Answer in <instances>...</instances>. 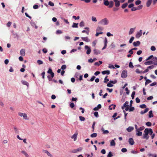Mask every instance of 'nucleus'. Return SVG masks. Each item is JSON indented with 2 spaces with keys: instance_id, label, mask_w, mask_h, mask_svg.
Masks as SVG:
<instances>
[{
  "instance_id": "3c124183",
  "label": "nucleus",
  "mask_w": 157,
  "mask_h": 157,
  "mask_svg": "<svg viewBox=\"0 0 157 157\" xmlns=\"http://www.w3.org/2000/svg\"><path fill=\"white\" fill-rule=\"evenodd\" d=\"M135 94V91H133L131 94V97L132 98V99H133L134 98V96Z\"/></svg>"
},
{
  "instance_id": "338daca9",
  "label": "nucleus",
  "mask_w": 157,
  "mask_h": 157,
  "mask_svg": "<svg viewBox=\"0 0 157 157\" xmlns=\"http://www.w3.org/2000/svg\"><path fill=\"white\" fill-rule=\"evenodd\" d=\"M121 151L123 152H125L127 151V149L125 148H123L121 149Z\"/></svg>"
},
{
  "instance_id": "de8ad7c7",
  "label": "nucleus",
  "mask_w": 157,
  "mask_h": 157,
  "mask_svg": "<svg viewBox=\"0 0 157 157\" xmlns=\"http://www.w3.org/2000/svg\"><path fill=\"white\" fill-rule=\"evenodd\" d=\"M79 119L81 121H85V118L82 116H79Z\"/></svg>"
},
{
  "instance_id": "bb28decb",
  "label": "nucleus",
  "mask_w": 157,
  "mask_h": 157,
  "mask_svg": "<svg viewBox=\"0 0 157 157\" xmlns=\"http://www.w3.org/2000/svg\"><path fill=\"white\" fill-rule=\"evenodd\" d=\"M102 74L103 75H105L107 74V75H109L110 74V71H104L102 72Z\"/></svg>"
},
{
  "instance_id": "b1692460",
  "label": "nucleus",
  "mask_w": 157,
  "mask_h": 157,
  "mask_svg": "<svg viewBox=\"0 0 157 157\" xmlns=\"http://www.w3.org/2000/svg\"><path fill=\"white\" fill-rule=\"evenodd\" d=\"M78 134L77 133H75L74 134L73 136L71 137V138L74 139V140L75 141L76 140Z\"/></svg>"
},
{
  "instance_id": "f704fd0d",
  "label": "nucleus",
  "mask_w": 157,
  "mask_h": 157,
  "mask_svg": "<svg viewBox=\"0 0 157 157\" xmlns=\"http://www.w3.org/2000/svg\"><path fill=\"white\" fill-rule=\"evenodd\" d=\"M109 2V8H111L113 6V2L112 1H111L110 2Z\"/></svg>"
},
{
  "instance_id": "c9c22d12",
  "label": "nucleus",
  "mask_w": 157,
  "mask_h": 157,
  "mask_svg": "<svg viewBox=\"0 0 157 157\" xmlns=\"http://www.w3.org/2000/svg\"><path fill=\"white\" fill-rule=\"evenodd\" d=\"M78 23H73V25L72 27L73 28H78Z\"/></svg>"
},
{
  "instance_id": "c03bdc74",
  "label": "nucleus",
  "mask_w": 157,
  "mask_h": 157,
  "mask_svg": "<svg viewBox=\"0 0 157 157\" xmlns=\"http://www.w3.org/2000/svg\"><path fill=\"white\" fill-rule=\"evenodd\" d=\"M140 107L142 109L145 108L146 107V106L145 104H142L140 105Z\"/></svg>"
},
{
  "instance_id": "13d9d810",
  "label": "nucleus",
  "mask_w": 157,
  "mask_h": 157,
  "mask_svg": "<svg viewBox=\"0 0 157 157\" xmlns=\"http://www.w3.org/2000/svg\"><path fill=\"white\" fill-rule=\"evenodd\" d=\"M66 66L65 65H63L61 67V69L64 70L66 69Z\"/></svg>"
},
{
  "instance_id": "5701e85b",
  "label": "nucleus",
  "mask_w": 157,
  "mask_h": 157,
  "mask_svg": "<svg viewBox=\"0 0 157 157\" xmlns=\"http://www.w3.org/2000/svg\"><path fill=\"white\" fill-rule=\"evenodd\" d=\"M93 51L94 53L96 55L99 54L100 53V52L99 50L95 49H94Z\"/></svg>"
},
{
  "instance_id": "f257e3e1",
  "label": "nucleus",
  "mask_w": 157,
  "mask_h": 157,
  "mask_svg": "<svg viewBox=\"0 0 157 157\" xmlns=\"http://www.w3.org/2000/svg\"><path fill=\"white\" fill-rule=\"evenodd\" d=\"M153 131L151 128H145L144 130V133L143 134V139H146L147 140H148L149 137L148 134H149L150 135H151Z\"/></svg>"
},
{
  "instance_id": "473e14b6",
  "label": "nucleus",
  "mask_w": 157,
  "mask_h": 157,
  "mask_svg": "<svg viewBox=\"0 0 157 157\" xmlns=\"http://www.w3.org/2000/svg\"><path fill=\"white\" fill-rule=\"evenodd\" d=\"M31 24L32 26L33 27H34L35 29H37L38 28V27L36 25V24L34 22H31Z\"/></svg>"
},
{
  "instance_id": "2eb2a0df",
  "label": "nucleus",
  "mask_w": 157,
  "mask_h": 157,
  "mask_svg": "<svg viewBox=\"0 0 157 157\" xmlns=\"http://www.w3.org/2000/svg\"><path fill=\"white\" fill-rule=\"evenodd\" d=\"M152 2V0H148L146 3V6L149 7L151 5Z\"/></svg>"
},
{
  "instance_id": "cd10ccee",
  "label": "nucleus",
  "mask_w": 157,
  "mask_h": 157,
  "mask_svg": "<svg viewBox=\"0 0 157 157\" xmlns=\"http://www.w3.org/2000/svg\"><path fill=\"white\" fill-rule=\"evenodd\" d=\"M149 110V109L147 108H146L144 111H141L140 112V113L141 114H143L147 113Z\"/></svg>"
},
{
  "instance_id": "680f3d73",
  "label": "nucleus",
  "mask_w": 157,
  "mask_h": 157,
  "mask_svg": "<svg viewBox=\"0 0 157 157\" xmlns=\"http://www.w3.org/2000/svg\"><path fill=\"white\" fill-rule=\"evenodd\" d=\"M94 116L96 117H98V112H95L94 113Z\"/></svg>"
},
{
  "instance_id": "a211bd4d",
  "label": "nucleus",
  "mask_w": 157,
  "mask_h": 157,
  "mask_svg": "<svg viewBox=\"0 0 157 157\" xmlns=\"http://www.w3.org/2000/svg\"><path fill=\"white\" fill-rule=\"evenodd\" d=\"M101 130L103 131V133L104 134H107L109 133V131L107 130H105L103 127L101 128Z\"/></svg>"
},
{
  "instance_id": "69168bd1",
  "label": "nucleus",
  "mask_w": 157,
  "mask_h": 157,
  "mask_svg": "<svg viewBox=\"0 0 157 157\" xmlns=\"http://www.w3.org/2000/svg\"><path fill=\"white\" fill-rule=\"evenodd\" d=\"M70 106L71 108H73L75 106V105L74 103L73 102H71L70 104Z\"/></svg>"
},
{
  "instance_id": "0eeeda50",
  "label": "nucleus",
  "mask_w": 157,
  "mask_h": 157,
  "mask_svg": "<svg viewBox=\"0 0 157 157\" xmlns=\"http://www.w3.org/2000/svg\"><path fill=\"white\" fill-rule=\"evenodd\" d=\"M142 31L140 30L139 32H138L136 35V38H139L142 35Z\"/></svg>"
},
{
  "instance_id": "20e7f679",
  "label": "nucleus",
  "mask_w": 157,
  "mask_h": 157,
  "mask_svg": "<svg viewBox=\"0 0 157 157\" xmlns=\"http://www.w3.org/2000/svg\"><path fill=\"white\" fill-rule=\"evenodd\" d=\"M127 76V70H123L121 74V77L122 78H126Z\"/></svg>"
},
{
  "instance_id": "c756f323",
  "label": "nucleus",
  "mask_w": 157,
  "mask_h": 157,
  "mask_svg": "<svg viewBox=\"0 0 157 157\" xmlns=\"http://www.w3.org/2000/svg\"><path fill=\"white\" fill-rule=\"evenodd\" d=\"M44 152L46 153L48 156L52 157V155L47 150H45Z\"/></svg>"
},
{
  "instance_id": "7c9ffc66",
  "label": "nucleus",
  "mask_w": 157,
  "mask_h": 157,
  "mask_svg": "<svg viewBox=\"0 0 157 157\" xmlns=\"http://www.w3.org/2000/svg\"><path fill=\"white\" fill-rule=\"evenodd\" d=\"M153 117V115L152 113V110H150L149 112V118H151Z\"/></svg>"
},
{
  "instance_id": "f8f14e48",
  "label": "nucleus",
  "mask_w": 157,
  "mask_h": 157,
  "mask_svg": "<svg viewBox=\"0 0 157 157\" xmlns=\"http://www.w3.org/2000/svg\"><path fill=\"white\" fill-rule=\"evenodd\" d=\"M128 102L127 101H126L125 102V103L123 104V105L122 107V109H124V108L128 106Z\"/></svg>"
},
{
  "instance_id": "1a4fd4ad",
  "label": "nucleus",
  "mask_w": 157,
  "mask_h": 157,
  "mask_svg": "<svg viewBox=\"0 0 157 157\" xmlns=\"http://www.w3.org/2000/svg\"><path fill=\"white\" fill-rule=\"evenodd\" d=\"M128 142L131 145H133L134 144V141L133 139L132 138H130L128 140Z\"/></svg>"
},
{
  "instance_id": "9b49d317",
  "label": "nucleus",
  "mask_w": 157,
  "mask_h": 157,
  "mask_svg": "<svg viewBox=\"0 0 157 157\" xmlns=\"http://www.w3.org/2000/svg\"><path fill=\"white\" fill-rule=\"evenodd\" d=\"M153 61H152L155 65L157 64V58L156 57H154L152 59Z\"/></svg>"
},
{
  "instance_id": "dca6fc26",
  "label": "nucleus",
  "mask_w": 157,
  "mask_h": 157,
  "mask_svg": "<svg viewBox=\"0 0 157 157\" xmlns=\"http://www.w3.org/2000/svg\"><path fill=\"white\" fill-rule=\"evenodd\" d=\"M136 135L137 136H141L142 135V132L138 130H136Z\"/></svg>"
},
{
  "instance_id": "9d476101",
  "label": "nucleus",
  "mask_w": 157,
  "mask_h": 157,
  "mask_svg": "<svg viewBox=\"0 0 157 157\" xmlns=\"http://www.w3.org/2000/svg\"><path fill=\"white\" fill-rule=\"evenodd\" d=\"M140 42L139 41H137L136 42H134L133 43V45L134 46L136 47L139 45L140 44Z\"/></svg>"
},
{
  "instance_id": "0e129e2a",
  "label": "nucleus",
  "mask_w": 157,
  "mask_h": 157,
  "mask_svg": "<svg viewBox=\"0 0 157 157\" xmlns=\"http://www.w3.org/2000/svg\"><path fill=\"white\" fill-rule=\"evenodd\" d=\"M144 129V126H142L140 127L139 128H138V130L139 131H142Z\"/></svg>"
},
{
  "instance_id": "a878e982",
  "label": "nucleus",
  "mask_w": 157,
  "mask_h": 157,
  "mask_svg": "<svg viewBox=\"0 0 157 157\" xmlns=\"http://www.w3.org/2000/svg\"><path fill=\"white\" fill-rule=\"evenodd\" d=\"M104 4L106 6H108L109 5V2L108 0H103Z\"/></svg>"
},
{
  "instance_id": "e433bc0d",
  "label": "nucleus",
  "mask_w": 157,
  "mask_h": 157,
  "mask_svg": "<svg viewBox=\"0 0 157 157\" xmlns=\"http://www.w3.org/2000/svg\"><path fill=\"white\" fill-rule=\"evenodd\" d=\"M151 80L148 79H146V82L145 83V85H147V84H148L150 83H151Z\"/></svg>"
},
{
  "instance_id": "6e6d98bb",
  "label": "nucleus",
  "mask_w": 157,
  "mask_h": 157,
  "mask_svg": "<svg viewBox=\"0 0 157 157\" xmlns=\"http://www.w3.org/2000/svg\"><path fill=\"white\" fill-rule=\"evenodd\" d=\"M109 82L111 83H113V84H114L116 83H117V81L116 80H114L113 81H112V80L110 81Z\"/></svg>"
},
{
  "instance_id": "4be33fe9",
  "label": "nucleus",
  "mask_w": 157,
  "mask_h": 157,
  "mask_svg": "<svg viewBox=\"0 0 157 157\" xmlns=\"http://www.w3.org/2000/svg\"><path fill=\"white\" fill-rule=\"evenodd\" d=\"M134 129V128L132 127L129 126L128 128H127L126 130L128 132H130L131 131H132Z\"/></svg>"
},
{
  "instance_id": "bf43d9fd",
  "label": "nucleus",
  "mask_w": 157,
  "mask_h": 157,
  "mask_svg": "<svg viewBox=\"0 0 157 157\" xmlns=\"http://www.w3.org/2000/svg\"><path fill=\"white\" fill-rule=\"evenodd\" d=\"M48 5L51 6H54V4L51 1L48 2Z\"/></svg>"
},
{
  "instance_id": "052dcab7",
  "label": "nucleus",
  "mask_w": 157,
  "mask_h": 157,
  "mask_svg": "<svg viewBox=\"0 0 157 157\" xmlns=\"http://www.w3.org/2000/svg\"><path fill=\"white\" fill-rule=\"evenodd\" d=\"M79 25L81 27H83L84 26V24L83 21H82L80 22Z\"/></svg>"
},
{
  "instance_id": "a19ab883",
  "label": "nucleus",
  "mask_w": 157,
  "mask_h": 157,
  "mask_svg": "<svg viewBox=\"0 0 157 157\" xmlns=\"http://www.w3.org/2000/svg\"><path fill=\"white\" fill-rule=\"evenodd\" d=\"M97 136V134L96 133H93L90 135V136L92 138L95 137Z\"/></svg>"
},
{
  "instance_id": "8fccbe9b",
  "label": "nucleus",
  "mask_w": 157,
  "mask_h": 157,
  "mask_svg": "<svg viewBox=\"0 0 157 157\" xmlns=\"http://www.w3.org/2000/svg\"><path fill=\"white\" fill-rule=\"evenodd\" d=\"M109 79L107 78V76H106L105 77L104 79V83H106L108 81H109Z\"/></svg>"
},
{
  "instance_id": "a18cd8bd",
  "label": "nucleus",
  "mask_w": 157,
  "mask_h": 157,
  "mask_svg": "<svg viewBox=\"0 0 157 157\" xmlns=\"http://www.w3.org/2000/svg\"><path fill=\"white\" fill-rule=\"evenodd\" d=\"M135 110V108L134 107H130V108L129 109V111L132 112L133 111Z\"/></svg>"
},
{
  "instance_id": "6ab92c4d",
  "label": "nucleus",
  "mask_w": 157,
  "mask_h": 157,
  "mask_svg": "<svg viewBox=\"0 0 157 157\" xmlns=\"http://www.w3.org/2000/svg\"><path fill=\"white\" fill-rule=\"evenodd\" d=\"M114 2H115V6L116 7H118L120 6V2L119 1H115Z\"/></svg>"
},
{
  "instance_id": "49530a36",
  "label": "nucleus",
  "mask_w": 157,
  "mask_h": 157,
  "mask_svg": "<svg viewBox=\"0 0 157 157\" xmlns=\"http://www.w3.org/2000/svg\"><path fill=\"white\" fill-rule=\"evenodd\" d=\"M151 50L152 51H154L156 50V48L154 46H152L151 47Z\"/></svg>"
},
{
  "instance_id": "603ef678",
  "label": "nucleus",
  "mask_w": 157,
  "mask_h": 157,
  "mask_svg": "<svg viewBox=\"0 0 157 157\" xmlns=\"http://www.w3.org/2000/svg\"><path fill=\"white\" fill-rule=\"evenodd\" d=\"M136 72L137 73H142L143 71H140L138 69H137L136 70Z\"/></svg>"
},
{
  "instance_id": "72a5a7b5",
  "label": "nucleus",
  "mask_w": 157,
  "mask_h": 157,
  "mask_svg": "<svg viewBox=\"0 0 157 157\" xmlns=\"http://www.w3.org/2000/svg\"><path fill=\"white\" fill-rule=\"evenodd\" d=\"M153 63V62L151 61H147L144 63V64L146 65H151Z\"/></svg>"
},
{
  "instance_id": "39448f33",
  "label": "nucleus",
  "mask_w": 157,
  "mask_h": 157,
  "mask_svg": "<svg viewBox=\"0 0 157 157\" xmlns=\"http://www.w3.org/2000/svg\"><path fill=\"white\" fill-rule=\"evenodd\" d=\"M85 49L87 50L86 52V53L87 54H89L91 52L90 48L87 45H86L85 46Z\"/></svg>"
},
{
  "instance_id": "6e6552de",
  "label": "nucleus",
  "mask_w": 157,
  "mask_h": 157,
  "mask_svg": "<svg viewBox=\"0 0 157 157\" xmlns=\"http://www.w3.org/2000/svg\"><path fill=\"white\" fill-rule=\"evenodd\" d=\"M48 73L50 74L52 78H53L54 75V73L52 71V70L51 68L49 69L47 71Z\"/></svg>"
},
{
  "instance_id": "f3484780",
  "label": "nucleus",
  "mask_w": 157,
  "mask_h": 157,
  "mask_svg": "<svg viewBox=\"0 0 157 157\" xmlns=\"http://www.w3.org/2000/svg\"><path fill=\"white\" fill-rule=\"evenodd\" d=\"M135 28H131L128 34L129 35H131L133 33L134 30H135Z\"/></svg>"
},
{
  "instance_id": "4d7b16f0",
  "label": "nucleus",
  "mask_w": 157,
  "mask_h": 157,
  "mask_svg": "<svg viewBox=\"0 0 157 157\" xmlns=\"http://www.w3.org/2000/svg\"><path fill=\"white\" fill-rule=\"evenodd\" d=\"M107 86L108 87H112L113 86V84H111V83L109 82L107 85Z\"/></svg>"
},
{
  "instance_id": "09e8293b",
  "label": "nucleus",
  "mask_w": 157,
  "mask_h": 157,
  "mask_svg": "<svg viewBox=\"0 0 157 157\" xmlns=\"http://www.w3.org/2000/svg\"><path fill=\"white\" fill-rule=\"evenodd\" d=\"M113 156L112 152L111 151H109L108 154L107 155V157H112Z\"/></svg>"
},
{
  "instance_id": "774afa93",
  "label": "nucleus",
  "mask_w": 157,
  "mask_h": 157,
  "mask_svg": "<svg viewBox=\"0 0 157 157\" xmlns=\"http://www.w3.org/2000/svg\"><path fill=\"white\" fill-rule=\"evenodd\" d=\"M13 129H14V130L15 131V132L16 133H18V130L17 128L16 127H13Z\"/></svg>"
},
{
  "instance_id": "2f4dec72",
  "label": "nucleus",
  "mask_w": 157,
  "mask_h": 157,
  "mask_svg": "<svg viewBox=\"0 0 157 157\" xmlns=\"http://www.w3.org/2000/svg\"><path fill=\"white\" fill-rule=\"evenodd\" d=\"M21 82L23 84H24V85H26L27 86H28L29 85V83L27 82H26V81H25L24 80H22L21 81Z\"/></svg>"
},
{
  "instance_id": "5fc2aeb1",
  "label": "nucleus",
  "mask_w": 157,
  "mask_h": 157,
  "mask_svg": "<svg viewBox=\"0 0 157 157\" xmlns=\"http://www.w3.org/2000/svg\"><path fill=\"white\" fill-rule=\"evenodd\" d=\"M146 125L148 126H151V123L150 122H147L146 123Z\"/></svg>"
},
{
  "instance_id": "4c0bfd02",
  "label": "nucleus",
  "mask_w": 157,
  "mask_h": 157,
  "mask_svg": "<svg viewBox=\"0 0 157 157\" xmlns=\"http://www.w3.org/2000/svg\"><path fill=\"white\" fill-rule=\"evenodd\" d=\"M127 5L128 3H125L122 5L121 7L123 9L125 8L127 6Z\"/></svg>"
},
{
  "instance_id": "f03ea898",
  "label": "nucleus",
  "mask_w": 157,
  "mask_h": 157,
  "mask_svg": "<svg viewBox=\"0 0 157 157\" xmlns=\"http://www.w3.org/2000/svg\"><path fill=\"white\" fill-rule=\"evenodd\" d=\"M109 21L106 18L102 19L98 22L99 24L104 25H107L109 24Z\"/></svg>"
},
{
  "instance_id": "ddd939ff",
  "label": "nucleus",
  "mask_w": 157,
  "mask_h": 157,
  "mask_svg": "<svg viewBox=\"0 0 157 157\" xmlns=\"http://www.w3.org/2000/svg\"><path fill=\"white\" fill-rule=\"evenodd\" d=\"M103 30V28L101 26H98L96 29V32H101V31Z\"/></svg>"
},
{
  "instance_id": "4468645a",
  "label": "nucleus",
  "mask_w": 157,
  "mask_h": 157,
  "mask_svg": "<svg viewBox=\"0 0 157 157\" xmlns=\"http://www.w3.org/2000/svg\"><path fill=\"white\" fill-rule=\"evenodd\" d=\"M20 54L22 56H24L25 55V51L24 49H22L20 51Z\"/></svg>"
},
{
  "instance_id": "412c9836",
  "label": "nucleus",
  "mask_w": 157,
  "mask_h": 157,
  "mask_svg": "<svg viewBox=\"0 0 157 157\" xmlns=\"http://www.w3.org/2000/svg\"><path fill=\"white\" fill-rule=\"evenodd\" d=\"M81 39L82 40L84 41H85L86 42H88L90 41L89 39L88 38V37H82Z\"/></svg>"
},
{
  "instance_id": "e2e57ef3",
  "label": "nucleus",
  "mask_w": 157,
  "mask_h": 157,
  "mask_svg": "<svg viewBox=\"0 0 157 157\" xmlns=\"http://www.w3.org/2000/svg\"><path fill=\"white\" fill-rule=\"evenodd\" d=\"M95 77L94 76H92V77L90 79V81L91 82L93 81L94 79H95Z\"/></svg>"
},
{
  "instance_id": "7ed1b4c3",
  "label": "nucleus",
  "mask_w": 157,
  "mask_h": 157,
  "mask_svg": "<svg viewBox=\"0 0 157 157\" xmlns=\"http://www.w3.org/2000/svg\"><path fill=\"white\" fill-rule=\"evenodd\" d=\"M18 115L21 117H23V118L25 120H28L29 119L27 114L26 113H23L21 112H19Z\"/></svg>"
},
{
  "instance_id": "aec40b11",
  "label": "nucleus",
  "mask_w": 157,
  "mask_h": 157,
  "mask_svg": "<svg viewBox=\"0 0 157 157\" xmlns=\"http://www.w3.org/2000/svg\"><path fill=\"white\" fill-rule=\"evenodd\" d=\"M116 106L115 105L111 104L109 106V109L110 110H112L113 109H115Z\"/></svg>"
},
{
  "instance_id": "37998d69",
  "label": "nucleus",
  "mask_w": 157,
  "mask_h": 157,
  "mask_svg": "<svg viewBox=\"0 0 157 157\" xmlns=\"http://www.w3.org/2000/svg\"><path fill=\"white\" fill-rule=\"evenodd\" d=\"M129 67L130 68H133L134 66L133 65L132 63L131 62H130L129 64Z\"/></svg>"
},
{
  "instance_id": "ea45409f",
  "label": "nucleus",
  "mask_w": 157,
  "mask_h": 157,
  "mask_svg": "<svg viewBox=\"0 0 157 157\" xmlns=\"http://www.w3.org/2000/svg\"><path fill=\"white\" fill-rule=\"evenodd\" d=\"M141 2V1H140V0H138L136 1L135 4L136 5H140V4Z\"/></svg>"
},
{
  "instance_id": "58836bf2",
  "label": "nucleus",
  "mask_w": 157,
  "mask_h": 157,
  "mask_svg": "<svg viewBox=\"0 0 157 157\" xmlns=\"http://www.w3.org/2000/svg\"><path fill=\"white\" fill-rule=\"evenodd\" d=\"M134 37L133 36H132L129 40V43L131 44L132 43L133 41L134 40Z\"/></svg>"
},
{
  "instance_id": "423d86ee",
  "label": "nucleus",
  "mask_w": 157,
  "mask_h": 157,
  "mask_svg": "<svg viewBox=\"0 0 157 157\" xmlns=\"http://www.w3.org/2000/svg\"><path fill=\"white\" fill-rule=\"evenodd\" d=\"M154 66L152 65L148 67L144 71H143L142 73H145L149 71V69H151L154 67Z\"/></svg>"
},
{
  "instance_id": "c85d7f7f",
  "label": "nucleus",
  "mask_w": 157,
  "mask_h": 157,
  "mask_svg": "<svg viewBox=\"0 0 157 157\" xmlns=\"http://www.w3.org/2000/svg\"><path fill=\"white\" fill-rule=\"evenodd\" d=\"M110 145L111 146H115V143L114 141V140H111L110 142Z\"/></svg>"
},
{
  "instance_id": "393cba45",
  "label": "nucleus",
  "mask_w": 157,
  "mask_h": 157,
  "mask_svg": "<svg viewBox=\"0 0 157 157\" xmlns=\"http://www.w3.org/2000/svg\"><path fill=\"white\" fill-rule=\"evenodd\" d=\"M21 153L24 154L26 157H29V155L25 151L23 150L21 151Z\"/></svg>"
},
{
  "instance_id": "864d4df0",
  "label": "nucleus",
  "mask_w": 157,
  "mask_h": 157,
  "mask_svg": "<svg viewBox=\"0 0 157 157\" xmlns=\"http://www.w3.org/2000/svg\"><path fill=\"white\" fill-rule=\"evenodd\" d=\"M37 63L39 65H41L43 63L42 61L40 60H38L37 61Z\"/></svg>"
},
{
  "instance_id": "79ce46f5",
  "label": "nucleus",
  "mask_w": 157,
  "mask_h": 157,
  "mask_svg": "<svg viewBox=\"0 0 157 157\" xmlns=\"http://www.w3.org/2000/svg\"><path fill=\"white\" fill-rule=\"evenodd\" d=\"M91 19L92 21L94 22H97V21L96 17L94 16L92 17Z\"/></svg>"
}]
</instances>
